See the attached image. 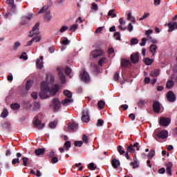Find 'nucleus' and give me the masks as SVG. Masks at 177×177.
Wrapping results in <instances>:
<instances>
[{
    "instance_id": "1",
    "label": "nucleus",
    "mask_w": 177,
    "mask_h": 177,
    "mask_svg": "<svg viewBox=\"0 0 177 177\" xmlns=\"http://www.w3.org/2000/svg\"><path fill=\"white\" fill-rule=\"evenodd\" d=\"M59 91V86L57 85H54L53 88L49 87V82H42L41 84V92L39 96L41 99H48L50 96H54Z\"/></svg>"
},
{
    "instance_id": "2",
    "label": "nucleus",
    "mask_w": 177,
    "mask_h": 177,
    "mask_svg": "<svg viewBox=\"0 0 177 177\" xmlns=\"http://www.w3.org/2000/svg\"><path fill=\"white\" fill-rule=\"evenodd\" d=\"M44 13V20L46 21H50L52 20V15H50V10H49V7L48 6H45L38 12V14Z\"/></svg>"
},
{
    "instance_id": "3",
    "label": "nucleus",
    "mask_w": 177,
    "mask_h": 177,
    "mask_svg": "<svg viewBox=\"0 0 177 177\" xmlns=\"http://www.w3.org/2000/svg\"><path fill=\"white\" fill-rule=\"evenodd\" d=\"M64 95H65L68 98L62 100V104H64V106H68V104H71L73 102V99H71V97H73V93L68 90H65L64 91Z\"/></svg>"
},
{
    "instance_id": "4",
    "label": "nucleus",
    "mask_w": 177,
    "mask_h": 177,
    "mask_svg": "<svg viewBox=\"0 0 177 177\" xmlns=\"http://www.w3.org/2000/svg\"><path fill=\"white\" fill-rule=\"evenodd\" d=\"M39 23L37 22L36 24L33 26L32 30L30 31V34L28 37H34V35H39Z\"/></svg>"
},
{
    "instance_id": "5",
    "label": "nucleus",
    "mask_w": 177,
    "mask_h": 177,
    "mask_svg": "<svg viewBox=\"0 0 177 177\" xmlns=\"http://www.w3.org/2000/svg\"><path fill=\"white\" fill-rule=\"evenodd\" d=\"M33 125L35 128L37 129H42L45 127L44 124H41V120H39V115H37L35 118L33 120Z\"/></svg>"
},
{
    "instance_id": "6",
    "label": "nucleus",
    "mask_w": 177,
    "mask_h": 177,
    "mask_svg": "<svg viewBox=\"0 0 177 177\" xmlns=\"http://www.w3.org/2000/svg\"><path fill=\"white\" fill-rule=\"evenodd\" d=\"M62 103L60 101H59V99L57 98H54L53 100L52 104H50V106L53 107L54 109V111H57L61 107Z\"/></svg>"
},
{
    "instance_id": "7",
    "label": "nucleus",
    "mask_w": 177,
    "mask_h": 177,
    "mask_svg": "<svg viewBox=\"0 0 177 177\" xmlns=\"http://www.w3.org/2000/svg\"><path fill=\"white\" fill-rule=\"evenodd\" d=\"M91 118L89 117V110L84 109L82 111V121L83 122H89Z\"/></svg>"
},
{
    "instance_id": "8",
    "label": "nucleus",
    "mask_w": 177,
    "mask_h": 177,
    "mask_svg": "<svg viewBox=\"0 0 177 177\" xmlns=\"http://www.w3.org/2000/svg\"><path fill=\"white\" fill-rule=\"evenodd\" d=\"M130 60L133 64L139 63V53H133L130 56Z\"/></svg>"
},
{
    "instance_id": "9",
    "label": "nucleus",
    "mask_w": 177,
    "mask_h": 177,
    "mask_svg": "<svg viewBox=\"0 0 177 177\" xmlns=\"http://www.w3.org/2000/svg\"><path fill=\"white\" fill-rule=\"evenodd\" d=\"M57 71H59L58 75L61 80L62 84H66V76L64 75V73H63L64 71L60 67L57 68Z\"/></svg>"
},
{
    "instance_id": "10",
    "label": "nucleus",
    "mask_w": 177,
    "mask_h": 177,
    "mask_svg": "<svg viewBox=\"0 0 177 177\" xmlns=\"http://www.w3.org/2000/svg\"><path fill=\"white\" fill-rule=\"evenodd\" d=\"M171 123V119L168 118H160V124L162 127H168Z\"/></svg>"
},
{
    "instance_id": "11",
    "label": "nucleus",
    "mask_w": 177,
    "mask_h": 177,
    "mask_svg": "<svg viewBox=\"0 0 177 177\" xmlns=\"http://www.w3.org/2000/svg\"><path fill=\"white\" fill-rule=\"evenodd\" d=\"M104 53V52L102 50L96 49L91 53V55L94 59H96V57H99V56H102Z\"/></svg>"
},
{
    "instance_id": "12",
    "label": "nucleus",
    "mask_w": 177,
    "mask_h": 177,
    "mask_svg": "<svg viewBox=\"0 0 177 177\" xmlns=\"http://www.w3.org/2000/svg\"><path fill=\"white\" fill-rule=\"evenodd\" d=\"M157 137L159 139H167L168 138V131L167 130H162L157 134Z\"/></svg>"
},
{
    "instance_id": "13",
    "label": "nucleus",
    "mask_w": 177,
    "mask_h": 177,
    "mask_svg": "<svg viewBox=\"0 0 177 177\" xmlns=\"http://www.w3.org/2000/svg\"><path fill=\"white\" fill-rule=\"evenodd\" d=\"M36 66L37 68H39V70L44 68V57L43 56H41L40 59H37Z\"/></svg>"
},
{
    "instance_id": "14",
    "label": "nucleus",
    "mask_w": 177,
    "mask_h": 177,
    "mask_svg": "<svg viewBox=\"0 0 177 177\" xmlns=\"http://www.w3.org/2000/svg\"><path fill=\"white\" fill-rule=\"evenodd\" d=\"M153 111L155 113H158L161 111V104L158 101H155L153 104Z\"/></svg>"
},
{
    "instance_id": "15",
    "label": "nucleus",
    "mask_w": 177,
    "mask_h": 177,
    "mask_svg": "<svg viewBox=\"0 0 177 177\" xmlns=\"http://www.w3.org/2000/svg\"><path fill=\"white\" fill-rule=\"evenodd\" d=\"M81 79L84 82H88V81H89V74H88L86 71H83L81 73Z\"/></svg>"
},
{
    "instance_id": "16",
    "label": "nucleus",
    "mask_w": 177,
    "mask_h": 177,
    "mask_svg": "<svg viewBox=\"0 0 177 177\" xmlns=\"http://www.w3.org/2000/svg\"><path fill=\"white\" fill-rule=\"evenodd\" d=\"M167 100L169 102H175L176 100V97L175 96V94L172 91H169L167 93Z\"/></svg>"
},
{
    "instance_id": "17",
    "label": "nucleus",
    "mask_w": 177,
    "mask_h": 177,
    "mask_svg": "<svg viewBox=\"0 0 177 177\" xmlns=\"http://www.w3.org/2000/svg\"><path fill=\"white\" fill-rule=\"evenodd\" d=\"M122 67H124V68H127L128 67H131V62L129 61V59H122Z\"/></svg>"
},
{
    "instance_id": "18",
    "label": "nucleus",
    "mask_w": 177,
    "mask_h": 177,
    "mask_svg": "<svg viewBox=\"0 0 177 177\" xmlns=\"http://www.w3.org/2000/svg\"><path fill=\"white\" fill-rule=\"evenodd\" d=\"M68 128L71 131H73V132H75V131H77V129H78V124H77L75 122H73V123L68 124Z\"/></svg>"
},
{
    "instance_id": "19",
    "label": "nucleus",
    "mask_w": 177,
    "mask_h": 177,
    "mask_svg": "<svg viewBox=\"0 0 177 177\" xmlns=\"http://www.w3.org/2000/svg\"><path fill=\"white\" fill-rule=\"evenodd\" d=\"M158 48V47L156 44H151L149 46V52H151V53H152V56H156V52L157 51Z\"/></svg>"
},
{
    "instance_id": "20",
    "label": "nucleus",
    "mask_w": 177,
    "mask_h": 177,
    "mask_svg": "<svg viewBox=\"0 0 177 177\" xmlns=\"http://www.w3.org/2000/svg\"><path fill=\"white\" fill-rule=\"evenodd\" d=\"M21 153L20 152H18L17 153V158H14L12 160V164L15 165V164H20V157H21Z\"/></svg>"
},
{
    "instance_id": "21",
    "label": "nucleus",
    "mask_w": 177,
    "mask_h": 177,
    "mask_svg": "<svg viewBox=\"0 0 177 177\" xmlns=\"http://www.w3.org/2000/svg\"><path fill=\"white\" fill-rule=\"evenodd\" d=\"M169 31H174V30L177 29V22L169 23Z\"/></svg>"
},
{
    "instance_id": "22",
    "label": "nucleus",
    "mask_w": 177,
    "mask_h": 177,
    "mask_svg": "<svg viewBox=\"0 0 177 177\" xmlns=\"http://www.w3.org/2000/svg\"><path fill=\"white\" fill-rule=\"evenodd\" d=\"M45 148H39L35 151L36 156H42L45 153Z\"/></svg>"
},
{
    "instance_id": "23",
    "label": "nucleus",
    "mask_w": 177,
    "mask_h": 177,
    "mask_svg": "<svg viewBox=\"0 0 177 177\" xmlns=\"http://www.w3.org/2000/svg\"><path fill=\"white\" fill-rule=\"evenodd\" d=\"M166 171L168 175H172V164L171 162L167 165Z\"/></svg>"
},
{
    "instance_id": "24",
    "label": "nucleus",
    "mask_w": 177,
    "mask_h": 177,
    "mask_svg": "<svg viewBox=\"0 0 177 177\" xmlns=\"http://www.w3.org/2000/svg\"><path fill=\"white\" fill-rule=\"evenodd\" d=\"M112 166L113 168L117 169L120 167V160H117V159H113L112 160Z\"/></svg>"
},
{
    "instance_id": "25",
    "label": "nucleus",
    "mask_w": 177,
    "mask_h": 177,
    "mask_svg": "<svg viewBox=\"0 0 177 177\" xmlns=\"http://www.w3.org/2000/svg\"><path fill=\"white\" fill-rule=\"evenodd\" d=\"M151 77H153V78H156V77H158L160 75V70L159 69H155L154 71L151 72Z\"/></svg>"
},
{
    "instance_id": "26",
    "label": "nucleus",
    "mask_w": 177,
    "mask_h": 177,
    "mask_svg": "<svg viewBox=\"0 0 177 177\" xmlns=\"http://www.w3.org/2000/svg\"><path fill=\"white\" fill-rule=\"evenodd\" d=\"M20 45H21V44L20 43V41H16V42L14 43V44L12 45V50H14L15 52H16V50H17V49H19Z\"/></svg>"
},
{
    "instance_id": "27",
    "label": "nucleus",
    "mask_w": 177,
    "mask_h": 177,
    "mask_svg": "<svg viewBox=\"0 0 177 177\" xmlns=\"http://www.w3.org/2000/svg\"><path fill=\"white\" fill-rule=\"evenodd\" d=\"M8 115H9V112L8 111V109H4L1 114V118H6Z\"/></svg>"
},
{
    "instance_id": "28",
    "label": "nucleus",
    "mask_w": 177,
    "mask_h": 177,
    "mask_svg": "<svg viewBox=\"0 0 177 177\" xmlns=\"http://www.w3.org/2000/svg\"><path fill=\"white\" fill-rule=\"evenodd\" d=\"M144 63L147 65V66H151V64H153V59H151L150 58H145L144 59Z\"/></svg>"
},
{
    "instance_id": "29",
    "label": "nucleus",
    "mask_w": 177,
    "mask_h": 177,
    "mask_svg": "<svg viewBox=\"0 0 177 177\" xmlns=\"http://www.w3.org/2000/svg\"><path fill=\"white\" fill-rule=\"evenodd\" d=\"M70 31H72L73 32H75V30H78V24H75L70 26L69 28Z\"/></svg>"
},
{
    "instance_id": "30",
    "label": "nucleus",
    "mask_w": 177,
    "mask_h": 177,
    "mask_svg": "<svg viewBox=\"0 0 177 177\" xmlns=\"http://www.w3.org/2000/svg\"><path fill=\"white\" fill-rule=\"evenodd\" d=\"M10 108L12 110H19L20 109V104L18 103L12 104Z\"/></svg>"
},
{
    "instance_id": "31",
    "label": "nucleus",
    "mask_w": 177,
    "mask_h": 177,
    "mask_svg": "<svg viewBox=\"0 0 177 177\" xmlns=\"http://www.w3.org/2000/svg\"><path fill=\"white\" fill-rule=\"evenodd\" d=\"M172 86H174V82L172 80H169L166 84V88H167V89H171Z\"/></svg>"
},
{
    "instance_id": "32",
    "label": "nucleus",
    "mask_w": 177,
    "mask_h": 177,
    "mask_svg": "<svg viewBox=\"0 0 177 177\" xmlns=\"http://www.w3.org/2000/svg\"><path fill=\"white\" fill-rule=\"evenodd\" d=\"M57 125V120H55L54 122H51L49 124V128L51 129H55V127Z\"/></svg>"
},
{
    "instance_id": "33",
    "label": "nucleus",
    "mask_w": 177,
    "mask_h": 177,
    "mask_svg": "<svg viewBox=\"0 0 177 177\" xmlns=\"http://www.w3.org/2000/svg\"><path fill=\"white\" fill-rule=\"evenodd\" d=\"M146 104V100H140L138 102V107H143Z\"/></svg>"
},
{
    "instance_id": "34",
    "label": "nucleus",
    "mask_w": 177,
    "mask_h": 177,
    "mask_svg": "<svg viewBox=\"0 0 177 177\" xmlns=\"http://www.w3.org/2000/svg\"><path fill=\"white\" fill-rule=\"evenodd\" d=\"M63 45H70V40L67 37H63V40L61 41Z\"/></svg>"
},
{
    "instance_id": "35",
    "label": "nucleus",
    "mask_w": 177,
    "mask_h": 177,
    "mask_svg": "<svg viewBox=\"0 0 177 177\" xmlns=\"http://www.w3.org/2000/svg\"><path fill=\"white\" fill-rule=\"evenodd\" d=\"M118 153H120V156H122V154H124L125 153V151L124 150V149L122 148V146L119 145L118 147Z\"/></svg>"
},
{
    "instance_id": "36",
    "label": "nucleus",
    "mask_w": 177,
    "mask_h": 177,
    "mask_svg": "<svg viewBox=\"0 0 177 177\" xmlns=\"http://www.w3.org/2000/svg\"><path fill=\"white\" fill-rule=\"evenodd\" d=\"M22 160L24 162V167H27V165H28V162L30 161V159L27 157H24V158H22Z\"/></svg>"
},
{
    "instance_id": "37",
    "label": "nucleus",
    "mask_w": 177,
    "mask_h": 177,
    "mask_svg": "<svg viewBox=\"0 0 177 177\" xmlns=\"http://www.w3.org/2000/svg\"><path fill=\"white\" fill-rule=\"evenodd\" d=\"M64 147L66 148V150L68 151V149H70V147H71V142L70 141H66L64 143Z\"/></svg>"
},
{
    "instance_id": "38",
    "label": "nucleus",
    "mask_w": 177,
    "mask_h": 177,
    "mask_svg": "<svg viewBox=\"0 0 177 177\" xmlns=\"http://www.w3.org/2000/svg\"><path fill=\"white\" fill-rule=\"evenodd\" d=\"M114 12H115V10H109V13H108V16H111V17H117V15L115 13H114Z\"/></svg>"
},
{
    "instance_id": "39",
    "label": "nucleus",
    "mask_w": 177,
    "mask_h": 177,
    "mask_svg": "<svg viewBox=\"0 0 177 177\" xmlns=\"http://www.w3.org/2000/svg\"><path fill=\"white\" fill-rule=\"evenodd\" d=\"M82 140L84 143L88 144L89 143V138L86 134H84L82 136Z\"/></svg>"
},
{
    "instance_id": "40",
    "label": "nucleus",
    "mask_w": 177,
    "mask_h": 177,
    "mask_svg": "<svg viewBox=\"0 0 177 177\" xmlns=\"http://www.w3.org/2000/svg\"><path fill=\"white\" fill-rule=\"evenodd\" d=\"M154 156H156V151L154 150H151L149 154H148V158H149L150 160H151V158H153V157H154Z\"/></svg>"
},
{
    "instance_id": "41",
    "label": "nucleus",
    "mask_w": 177,
    "mask_h": 177,
    "mask_svg": "<svg viewBox=\"0 0 177 177\" xmlns=\"http://www.w3.org/2000/svg\"><path fill=\"white\" fill-rule=\"evenodd\" d=\"M135 148H133V145H131L127 147V151L129 153H135Z\"/></svg>"
},
{
    "instance_id": "42",
    "label": "nucleus",
    "mask_w": 177,
    "mask_h": 177,
    "mask_svg": "<svg viewBox=\"0 0 177 177\" xmlns=\"http://www.w3.org/2000/svg\"><path fill=\"white\" fill-rule=\"evenodd\" d=\"M149 16H150V13L149 12H145L144 14V16H142L141 18H140V21H142L146 19H147L149 17Z\"/></svg>"
},
{
    "instance_id": "43",
    "label": "nucleus",
    "mask_w": 177,
    "mask_h": 177,
    "mask_svg": "<svg viewBox=\"0 0 177 177\" xmlns=\"http://www.w3.org/2000/svg\"><path fill=\"white\" fill-rule=\"evenodd\" d=\"M68 30V26H62L60 30H59V32H61V34H63V32H64L65 31H67Z\"/></svg>"
},
{
    "instance_id": "44",
    "label": "nucleus",
    "mask_w": 177,
    "mask_h": 177,
    "mask_svg": "<svg viewBox=\"0 0 177 177\" xmlns=\"http://www.w3.org/2000/svg\"><path fill=\"white\" fill-rule=\"evenodd\" d=\"M19 59H23V60H27L28 59V57H27V53L26 52L22 53Z\"/></svg>"
},
{
    "instance_id": "45",
    "label": "nucleus",
    "mask_w": 177,
    "mask_h": 177,
    "mask_svg": "<svg viewBox=\"0 0 177 177\" xmlns=\"http://www.w3.org/2000/svg\"><path fill=\"white\" fill-rule=\"evenodd\" d=\"M84 142L82 141H75L74 142L75 147H81V146H82Z\"/></svg>"
},
{
    "instance_id": "46",
    "label": "nucleus",
    "mask_w": 177,
    "mask_h": 177,
    "mask_svg": "<svg viewBox=\"0 0 177 177\" xmlns=\"http://www.w3.org/2000/svg\"><path fill=\"white\" fill-rule=\"evenodd\" d=\"M88 168L91 169V171H95L96 169V167H95V163L91 162L88 165Z\"/></svg>"
},
{
    "instance_id": "47",
    "label": "nucleus",
    "mask_w": 177,
    "mask_h": 177,
    "mask_svg": "<svg viewBox=\"0 0 177 177\" xmlns=\"http://www.w3.org/2000/svg\"><path fill=\"white\" fill-rule=\"evenodd\" d=\"M114 81H118L120 80V72H116L113 75Z\"/></svg>"
},
{
    "instance_id": "48",
    "label": "nucleus",
    "mask_w": 177,
    "mask_h": 177,
    "mask_svg": "<svg viewBox=\"0 0 177 177\" xmlns=\"http://www.w3.org/2000/svg\"><path fill=\"white\" fill-rule=\"evenodd\" d=\"M139 43V40L136 38L131 39V45H136Z\"/></svg>"
},
{
    "instance_id": "49",
    "label": "nucleus",
    "mask_w": 177,
    "mask_h": 177,
    "mask_svg": "<svg viewBox=\"0 0 177 177\" xmlns=\"http://www.w3.org/2000/svg\"><path fill=\"white\" fill-rule=\"evenodd\" d=\"M150 34H153V30L149 29L148 30H146L145 35H147V38H150L151 36H150Z\"/></svg>"
},
{
    "instance_id": "50",
    "label": "nucleus",
    "mask_w": 177,
    "mask_h": 177,
    "mask_svg": "<svg viewBox=\"0 0 177 177\" xmlns=\"http://www.w3.org/2000/svg\"><path fill=\"white\" fill-rule=\"evenodd\" d=\"M127 30L129 31V32H132V31H133V25H132L131 23L129 24L127 26Z\"/></svg>"
},
{
    "instance_id": "51",
    "label": "nucleus",
    "mask_w": 177,
    "mask_h": 177,
    "mask_svg": "<svg viewBox=\"0 0 177 177\" xmlns=\"http://www.w3.org/2000/svg\"><path fill=\"white\" fill-rule=\"evenodd\" d=\"M130 165H131V167H133V169L138 168V167H139V165H138V162L137 161H134L133 162H131L130 164Z\"/></svg>"
},
{
    "instance_id": "52",
    "label": "nucleus",
    "mask_w": 177,
    "mask_h": 177,
    "mask_svg": "<svg viewBox=\"0 0 177 177\" xmlns=\"http://www.w3.org/2000/svg\"><path fill=\"white\" fill-rule=\"evenodd\" d=\"M34 17L33 14H28L26 17H24L23 19H27L28 20H31Z\"/></svg>"
},
{
    "instance_id": "53",
    "label": "nucleus",
    "mask_w": 177,
    "mask_h": 177,
    "mask_svg": "<svg viewBox=\"0 0 177 177\" xmlns=\"http://www.w3.org/2000/svg\"><path fill=\"white\" fill-rule=\"evenodd\" d=\"M103 124H104V121L101 119H99L97 122V127H103Z\"/></svg>"
},
{
    "instance_id": "54",
    "label": "nucleus",
    "mask_w": 177,
    "mask_h": 177,
    "mask_svg": "<svg viewBox=\"0 0 177 177\" xmlns=\"http://www.w3.org/2000/svg\"><path fill=\"white\" fill-rule=\"evenodd\" d=\"M91 9H93V10H98L99 8L97 7V4H96V3H92L91 4Z\"/></svg>"
},
{
    "instance_id": "55",
    "label": "nucleus",
    "mask_w": 177,
    "mask_h": 177,
    "mask_svg": "<svg viewBox=\"0 0 177 177\" xmlns=\"http://www.w3.org/2000/svg\"><path fill=\"white\" fill-rule=\"evenodd\" d=\"M105 102L104 101H100L98 102V107L99 109H104Z\"/></svg>"
},
{
    "instance_id": "56",
    "label": "nucleus",
    "mask_w": 177,
    "mask_h": 177,
    "mask_svg": "<svg viewBox=\"0 0 177 177\" xmlns=\"http://www.w3.org/2000/svg\"><path fill=\"white\" fill-rule=\"evenodd\" d=\"M114 37H115V39L117 41H120V39H121V35H120V32H115Z\"/></svg>"
},
{
    "instance_id": "57",
    "label": "nucleus",
    "mask_w": 177,
    "mask_h": 177,
    "mask_svg": "<svg viewBox=\"0 0 177 177\" xmlns=\"http://www.w3.org/2000/svg\"><path fill=\"white\" fill-rule=\"evenodd\" d=\"M51 162L53 164H56L57 162H59V158L57 157H53L51 158Z\"/></svg>"
},
{
    "instance_id": "58",
    "label": "nucleus",
    "mask_w": 177,
    "mask_h": 177,
    "mask_svg": "<svg viewBox=\"0 0 177 177\" xmlns=\"http://www.w3.org/2000/svg\"><path fill=\"white\" fill-rule=\"evenodd\" d=\"M30 88H31V82L30 81H27L26 85V91H30Z\"/></svg>"
},
{
    "instance_id": "59",
    "label": "nucleus",
    "mask_w": 177,
    "mask_h": 177,
    "mask_svg": "<svg viewBox=\"0 0 177 177\" xmlns=\"http://www.w3.org/2000/svg\"><path fill=\"white\" fill-rule=\"evenodd\" d=\"M119 23L121 26H125V24H127V21H125V20H124V18H120L119 19Z\"/></svg>"
},
{
    "instance_id": "60",
    "label": "nucleus",
    "mask_w": 177,
    "mask_h": 177,
    "mask_svg": "<svg viewBox=\"0 0 177 177\" xmlns=\"http://www.w3.org/2000/svg\"><path fill=\"white\" fill-rule=\"evenodd\" d=\"M46 78H47V80H49V78H50V82H55V77L53 75H48L46 76Z\"/></svg>"
},
{
    "instance_id": "61",
    "label": "nucleus",
    "mask_w": 177,
    "mask_h": 177,
    "mask_svg": "<svg viewBox=\"0 0 177 177\" xmlns=\"http://www.w3.org/2000/svg\"><path fill=\"white\" fill-rule=\"evenodd\" d=\"M133 147L137 150V151H139V149H140V146H139V144L138 142L135 143L133 145Z\"/></svg>"
},
{
    "instance_id": "62",
    "label": "nucleus",
    "mask_w": 177,
    "mask_h": 177,
    "mask_svg": "<svg viewBox=\"0 0 177 177\" xmlns=\"http://www.w3.org/2000/svg\"><path fill=\"white\" fill-rule=\"evenodd\" d=\"M32 39H35V42H39V41L41 39V35H38L36 37H32Z\"/></svg>"
},
{
    "instance_id": "63",
    "label": "nucleus",
    "mask_w": 177,
    "mask_h": 177,
    "mask_svg": "<svg viewBox=\"0 0 177 177\" xmlns=\"http://www.w3.org/2000/svg\"><path fill=\"white\" fill-rule=\"evenodd\" d=\"M146 41H147V39L142 38V42L140 43V46H145V45H146Z\"/></svg>"
},
{
    "instance_id": "64",
    "label": "nucleus",
    "mask_w": 177,
    "mask_h": 177,
    "mask_svg": "<svg viewBox=\"0 0 177 177\" xmlns=\"http://www.w3.org/2000/svg\"><path fill=\"white\" fill-rule=\"evenodd\" d=\"M148 39H149V41H151L152 42V44H157L158 41L153 38V37H149Z\"/></svg>"
}]
</instances>
